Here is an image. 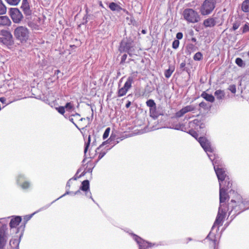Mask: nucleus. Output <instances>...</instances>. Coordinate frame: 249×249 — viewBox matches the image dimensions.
<instances>
[{"instance_id": "nucleus-1", "label": "nucleus", "mask_w": 249, "mask_h": 249, "mask_svg": "<svg viewBox=\"0 0 249 249\" xmlns=\"http://www.w3.org/2000/svg\"><path fill=\"white\" fill-rule=\"evenodd\" d=\"M231 192L233 194H235V196L228 204V219H230V221L225 224V227H228L237 215L249 209V199L243 198L232 189L230 190V193H231Z\"/></svg>"}, {"instance_id": "nucleus-2", "label": "nucleus", "mask_w": 249, "mask_h": 249, "mask_svg": "<svg viewBox=\"0 0 249 249\" xmlns=\"http://www.w3.org/2000/svg\"><path fill=\"white\" fill-rule=\"evenodd\" d=\"M198 142L212 161L214 169H216V167L222 168V167L225 166L221 158L215 154L214 149L212 147L211 142L205 137L201 136L198 139Z\"/></svg>"}, {"instance_id": "nucleus-3", "label": "nucleus", "mask_w": 249, "mask_h": 249, "mask_svg": "<svg viewBox=\"0 0 249 249\" xmlns=\"http://www.w3.org/2000/svg\"><path fill=\"white\" fill-rule=\"evenodd\" d=\"M15 38L21 43L27 42L30 36L29 30L25 26H18L14 30Z\"/></svg>"}, {"instance_id": "nucleus-4", "label": "nucleus", "mask_w": 249, "mask_h": 249, "mask_svg": "<svg viewBox=\"0 0 249 249\" xmlns=\"http://www.w3.org/2000/svg\"><path fill=\"white\" fill-rule=\"evenodd\" d=\"M232 183L228 182L227 185L219 186V207L221 208L228 209V205L225 204L227 199L230 198V196L227 193L228 190L231 187Z\"/></svg>"}, {"instance_id": "nucleus-5", "label": "nucleus", "mask_w": 249, "mask_h": 249, "mask_svg": "<svg viewBox=\"0 0 249 249\" xmlns=\"http://www.w3.org/2000/svg\"><path fill=\"white\" fill-rule=\"evenodd\" d=\"M0 42L5 45L9 49L13 48L14 45V39L11 33L7 30L0 31Z\"/></svg>"}, {"instance_id": "nucleus-6", "label": "nucleus", "mask_w": 249, "mask_h": 249, "mask_svg": "<svg viewBox=\"0 0 249 249\" xmlns=\"http://www.w3.org/2000/svg\"><path fill=\"white\" fill-rule=\"evenodd\" d=\"M182 15L184 19L189 23H195L200 20V16L197 12L192 8L184 9Z\"/></svg>"}, {"instance_id": "nucleus-7", "label": "nucleus", "mask_w": 249, "mask_h": 249, "mask_svg": "<svg viewBox=\"0 0 249 249\" xmlns=\"http://www.w3.org/2000/svg\"><path fill=\"white\" fill-rule=\"evenodd\" d=\"M216 4V0H205L200 7V12L202 16H208L211 14L214 9Z\"/></svg>"}, {"instance_id": "nucleus-8", "label": "nucleus", "mask_w": 249, "mask_h": 249, "mask_svg": "<svg viewBox=\"0 0 249 249\" xmlns=\"http://www.w3.org/2000/svg\"><path fill=\"white\" fill-rule=\"evenodd\" d=\"M16 181L18 186L23 190H27L32 187L29 178L23 173H19L16 177Z\"/></svg>"}, {"instance_id": "nucleus-9", "label": "nucleus", "mask_w": 249, "mask_h": 249, "mask_svg": "<svg viewBox=\"0 0 249 249\" xmlns=\"http://www.w3.org/2000/svg\"><path fill=\"white\" fill-rule=\"evenodd\" d=\"M134 40L131 37L124 38L120 43L119 51L120 53L128 52L131 50H135Z\"/></svg>"}, {"instance_id": "nucleus-10", "label": "nucleus", "mask_w": 249, "mask_h": 249, "mask_svg": "<svg viewBox=\"0 0 249 249\" xmlns=\"http://www.w3.org/2000/svg\"><path fill=\"white\" fill-rule=\"evenodd\" d=\"M214 170L218 180L219 186H223L224 182L225 183L231 182L229 177L226 174L225 166L222 167V168L216 167V169Z\"/></svg>"}, {"instance_id": "nucleus-11", "label": "nucleus", "mask_w": 249, "mask_h": 249, "mask_svg": "<svg viewBox=\"0 0 249 249\" xmlns=\"http://www.w3.org/2000/svg\"><path fill=\"white\" fill-rule=\"evenodd\" d=\"M8 14L13 22L16 24L21 22L23 18L21 12L18 8H10L8 9Z\"/></svg>"}, {"instance_id": "nucleus-12", "label": "nucleus", "mask_w": 249, "mask_h": 249, "mask_svg": "<svg viewBox=\"0 0 249 249\" xmlns=\"http://www.w3.org/2000/svg\"><path fill=\"white\" fill-rule=\"evenodd\" d=\"M228 211V209L225 208H218L217 214L216 215L215 220L213 223V226L212 227L211 230H213L214 228L217 226V230H219V227L222 225L223 220L226 216L227 212Z\"/></svg>"}, {"instance_id": "nucleus-13", "label": "nucleus", "mask_w": 249, "mask_h": 249, "mask_svg": "<svg viewBox=\"0 0 249 249\" xmlns=\"http://www.w3.org/2000/svg\"><path fill=\"white\" fill-rule=\"evenodd\" d=\"M127 232L132 237L133 239L137 243L139 247L142 249H146L151 248L152 243L144 240L138 235L132 232L127 231Z\"/></svg>"}, {"instance_id": "nucleus-14", "label": "nucleus", "mask_w": 249, "mask_h": 249, "mask_svg": "<svg viewBox=\"0 0 249 249\" xmlns=\"http://www.w3.org/2000/svg\"><path fill=\"white\" fill-rule=\"evenodd\" d=\"M133 82V78L132 76H129L124 86L118 89L117 94L118 97H122L125 95L128 90L131 88L132 84Z\"/></svg>"}, {"instance_id": "nucleus-15", "label": "nucleus", "mask_w": 249, "mask_h": 249, "mask_svg": "<svg viewBox=\"0 0 249 249\" xmlns=\"http://www.w3.org/2000/svg\"><path fill=\"white\" fill-rule=\"evenodd\" d=\"M6 226L2 225L0 227V249H3L7 242Z\"/></svg>"}, {"instance_id": "nucleus-16", "label": "nucleus", "mask_w": 249, "mask_h": 249, "mask_svg": "<svg viewBox=\"0 0 249 249\" xmlns=\"http://www.w3.org/2000/svg\"><path fill=\"white\" fill-rule=\"evenodd\" d=\"M20 9L26 17H30L32 14L31 6L28 0H22Z\"/></svg>"}, {"instance_id": "nucleus-17", "label": "nucleus", "mask_w": 249, "mask_h": 249, "mask_svg": "<svg viewBox=\"0 0 249 249\" xmlns=\"http://www.w3.org/2000/svg\"><path fill=\"white\" fill-rule=\"evenodd\" d=\"M195 109V107L194 106L191 105L187 106L177 111L175 114V116L177 118H180L183 116L185 113L194 111Z\"/></svg>"}, {"instance_id": "nucleus-18", "label": "nucleus", "mask_w": 249, "mask_h": 249, "mask_svg": "<svg viewBox=\"0 0 249 249\" xmlns=\"http://www.w3.org/2000/svg\"><path fill=\"white\" fill-rule=\"evenodd\" d=\"M11 217V219L9 223V227L11 229L17 227L21 222L22 217L19 215H13L9 218Z\"/></svg>"}, {"instance_id": "nucleus-19", "label": "nucleus", "mask_w": 249, "mask_h": 249, "mask_svg": "<svg viewBox=\"0 0 249 249\" xmlns=\"http://www.w3.org/2000/svg\"><path fill=\"white\" fill-rule=\"evenodd\" d=\"M36 213V212H35L31 214L26 215L23 217V221L22 224L20 225V227H18L17 229V232L19 231L20 230H21V232H23L25 225L27 222L29 221L31 218L33 217V216Z\"/></svg>"}, {"instance_id": "nucleus-20", "label": "nucleus", "mask_w": 249, "mask_h": 249, "mask_svg": "<svg viewBox=\"0 0 249 249\" xmlns=\"http://www.w3.org/2000/svg\"><path fill=\"white\" fill-rule=\"evenodd\" d=\"M22 232H21L19 238H12L10 240L9 245L11 246L12 249L15 248L16 249H19V245L20 242L21 237L23 235Z\"/></svg>"}, {"instance_id": "nucleus-21", "label": "nucleus", "mask_w": 249, "mask_h": 249, "mask_svg": "<svg viewBox=\"0 0 249 249\" xmlns=\"http://www.w3.org/2000/svg\"><path fill=\"white\" fill-rule=\"evenodd\" d=\"M150 115L154 119H156L160 115H163V114L157 108V106L149 109Z\"/></svg>"}, {"instance_id": "nucleus-22", "label": "nucleus", "mask_w": 249, "mask_h": 249, "mask_svg": "<svg viewBox=\"0 0 249 249\" xmlns=\"http://www.w3.org/2000/svg\"><path fill=\"white\" fill-rule=\"evenodd\" d=\"M12 22L9 17L7 16H0V26H10Z\"/></svg>"}, {"instance_id": "nucleus-23", "label": "nucleus", "mask_w": 249, "mask_h": 249, "mask_svg": "<svg viewBox=\"0 0 249 249\" xmlns=\"http://www.w3.org/2000/svg\"><path fill=\"white\" fill-rule=\"evenodd\" d=\"M193 123L196 126H198V128L202 131V133H205L206 132L205 130L206 125L205 123L197 119H195L193 121Z\"/></svg>"}, {"instance_id": "nucleus-24", "label": "nucleus", "mask_w": 249, "mask_h": 249, "mask_svg": "<svg viewBox=\"0 0 249 249\" xmlns=\"http://www.w3.org/2000/svg\"><path fill=\"white\" fill-rule=\"evenodd\" d=\"M203 25L206 28H212L216 25L214 23V19L211 17L204 20Z\"/></svg>"}, {"instance_id": "nucleus-25", "label": "nucleus", "mask_w": 249, "mask_h": 249, "mask_svg": "<svg viewBox=\"0 0 249 249\" xmlns=\"http://www.w3.org/2000/svg\"><path fill=\"white\" fill-rule=\"evenodd\" d=\"M89 181L88 179L83 180L80 187V190L85 192L89 191Z\"/></svg>"}, {"instance_id": "nucleus-26", "label": "nucleus", "mask_w": 249, "mask_h": 249, "mask_svg": "<svg viewBox=\"0 0 249 249\" xmlns=\"http://www.w3.org/2000/svg\"><path fill=\"white\" fill-rule=\"evenodd\" d=\"M201 96L207 101L210 102L211 103H213L215 100L214 96H213L212 94L208 93L206 91L202 92L201 94Z\"/></svg>"}, {"instance_id": "nucleus-27", "label": "nucleus", "mask_w": 249, "mask_h": 249, "mask_svg": "<svg viewBox=\"0 0 249 249\" xmlns=\"http://www.w3.org/2000/svg\"><path fill=\"white\" fill-rule=\"evenodd\" d=\"M66 189V191L65 192V194H64L63 195L61 196L60 197H59L58 198H56V199H55L54 200H53V202H52L50 204H48L46 205H45V206L43 207L42 208H40L39 211H41V210H45V209H47V208H48L49 207H50L51 206V205L54 202H55L56 201L58 200V199H59L60 198L65 196L66 195H70V194H71V191H70V189H69V188L68 189Z\"/></svg>"}, {"instance_id": "nucleus-28", "label": "nucleus", "mask_w": 249, "mask_h": 249, "mask_svg": "<svg viewBox=\"0 0 249 249\" xmlns=\"http://www.w3.org/2000/svg\"><path fill=\"white\" fill-rule=\"evenodd\" d=\"M90 142H91V136H90V135H89L88 136V142L85 143V146H84V158L82 160V163H84L87 158V151L89 148V146L90 145Z\"/></svg>"}, {"instance_id": "nucleus-29", "label": "nucleus", "mask_w": 249, "mask_h": 249, "mask_svg": "<svg viewBox=\"0 0 249 249\" xmlns=\"http://www.w3.org/2000/svg\"><path fill=\"white\" fill-rule=\"evenodd\" d=\"M169 128L183 132H187V128L185 126V124L182 123H178L174 124L172 126H170Z\"/></svg>"}, {"instance_id": "nucleus-30", "label": "nucleus", "mask_w": 249, "mask_h": 249, "mask_svg": "<svg viewBox=\"0 0 249 249\" xmlns=\"http://www.w3.org/2000/svg\"><path fill=\"white\" fill-rule=\"evenodd\" d=\"M84 166H86L85 170L88 173H92L93 168L95 167V163H93V162L90 160L88 161L87 163L83 165Z\"/></svg>"}, {"instance_id": "nucleus-31", "label": "nucleus", "mask_w": 249, "mask_h": 249, "mask_svg": "<svg viewBox=\"0 0 249 249\" xmlns=\"http://www.w3.org/2000/svg\"><path fill=\"white\" fill-rule=\"evenodd\" d=\"M110 9L113 11L120 12L122 8L115 2H111L108 6Z\"/></svg>"}, {"instance_id": "nucleus-32", "label": "nucleus", "mask_w": 249, "mask_h": 249, "mask_svg": "<svg viewBox=\"0 0 249 249\" xmlns=\"http://www.w3.org/2000/svg\"><path fill=\"white\" fill-rule=\"evenodd\" d=\"M241 8L244 13L249 12V0H244L241 4Z\"/></svg>"}, {"instance_id": "nucleus-33", "label": "nucleus", "mask_w": 249, "mask_h": 249, "mask_svg": "<svg viewBox=\"0 0 249 249\" xmlns=\"http://www.w3.org/2000/svg\"><path fill=\"white\" fill-rule=\"evenodd\" d=\"M214 95L217 99L220 100L224 99L225 93L224 90L221 89H218L215 91Z\"/></svg>"}, {"instance_id": "nucleus-34", "label": "nucleus", "mask_w": 249, "mask_h": 249, "mask_svg": "<svg viewBox=\"0 0 249 249\" xmlns=\"http://www.w3.org/2000/svg\"><path fill=\"white\" fill-rule=\"evenodd\" d=\"M175 71V66L174 65H169L168 69L164 71V76L166 78H169L171 76L172 73Z\"/></svg>"}, {"instance_id": "nucleus-35", "label": "nucleus", "mask_w": 249, "mask_h": 249, "mask_svg": "<svg viewBox=\"0 0 249 249\" xmlns=\"http://www.w3.org/2000/svg\"><path fill=\"white\" fill-rule=\"evenodd\" d=\"M65 109L68 112H71L75 109L74 105L72 102H67L64 106Z\"/></svg>"}, {"instance_id": "nucleus-36", "label": "nucleus", "mask_w": 249, "mask_h": 249, "mask_svg": "<svg viewBox=\"0 0 249 249\" xmlns=\"http://www.w3.org/2000/svg\"><path fill=\"white\" fill-rule=\"evenodd\" d=\"M7 8L2 0H0V15H3L6 13Z\"/></svg>"}, {"instance_id": "nucleus-37", "label": "nucleus", "mask_w": 249, "mask_h": 249, "mask_svg": "<svg viewBox=\"0 0 249 249\" xmlns=\"http://www.w3.org/2000/svg\"><path fill=\"white\" fill-rule=\"evenodd\" d=\"M186 132L188 134L191 135L194 138H195L198 142V139L200 137H199V138L198 137V135L196 131H195L194 130H193L192 129H189L188 131L187 130Z\"/></svg>"}, {"instance_id": "nucleus-38", "label": "nucleus", "mask_w": 249, "mask_h": 249, "mask_svg": "<svg viewBox=\"0 0 249 249\" xmlns=\"http://www.w3.org/2000/svg\"><path fill=\"white\" fill-rule=\"evenodd\" d=\"M203 54L200 52H197L193 56L195 61H200L203 59Z\"/></svg>"}, {"instance_id": "nucleus-39", "label": "nucleus", "mask_w": 249, "mask_h": 249, "mask_svg": "<svg viewBox=\"0 0 249 249\" xmlns=\"http://www.w3.org/2000/svg\"><path fill=\"white\" fill-rule=\"evenodd\" d=\"M179 69L182 71H186L188 73H189L190 70L188 68L186 67V63L185 61L180 63Z\"/></svg>"}, {"instance_id": "nucleus-40", "label": "nucleus", "mask_w": 249, "mask_h": 249, "mask_svg": "<svg viewBox=\"0 0 249 249\" xmlns=\"http://www.w3.org/2000/svg\"><path fill=\"white\" fill-rule=\"evenodd\" d=\"M146 105L149 107V109L156 106V104L154 100L151 99L147 100L146 102Z\"/></svg>"}, {"instance_id": "nucleus-41", "label": "nucleus", "mask_w": 249, "mask_h": 249, "mask_svg": "<svg viewBox=\"0 0 249 249\" xmlns=\"http://www.w3.org/2000/svg\"><path fill=\"white\" fill-rule=\"evenodd\" d=\"M235 63L240 67H244L245 65V64L244 62V61L242 60V58L240 57H237L235 59Z\"/></svg>"}, {"instance_id": "nucleus-42", "label": "nucleus", "mask_w": 249, "mask_h": 249, "mask_svg": "<svg viewBox=\"0 0 249 249\" xmlns=\"http://www.w3.org/2000/svg\"><path fill=\"white\" fill-rule=\"evenodd\" d=\"M242 34H245L249 32V23L246 22L244 26L241 28Z\"/></svg>"}, {"instance_id": "nucleus-43", "label": "nucleus", "mask_w": 249, "mask_h": 249, "mask_svg": "<svg viewBox=\"0 0 249 249\" xmlns=\"http://www.w3.org/2000/svg\"><path fill=\"white\" fill-rule=\"evenodd\" d=\"M9 4L16 6L18 4L21 0H5Z\"/></svg>"}, {"instance_id": "nucleus-44", "label": "nucleus", "mask_w": 249, "mask_h": 249, "mask_svg": "<svg viewBox=\"0 0 249 249\" xmlns=\"http://www.w3.org/2000/svg\"><path fill=\"white\" fill-rule=\"evenodd\" d=\"M55 109L60 114L64 115L65 112L64 106H59L58 107H55Z\"/></svg>"}, {"instance_id": "nucleus-45", "label": "nucleus", "mask_w": 249, "mask_h": 249, "mask_svg": "<svg viewBox=\"0 0 249 249\" xmlns=\"http://www.w3.org/2000/svg\"><path fill=\"white\" fill-rule=\"evenodd\" d=\"M110 131V127H107L105 131H104V133L103 135V140L106 139L109 136V133Z\"/></svg>"}, {"instance_id": "nucleus-46", "label": "nucleus", "mask_w": 249, "mask_h": 249, "mask_svg": "<svg viewBox=\"0 0 249 249\" xmlns=\"http://www.w3.org/2000/svg\"><path fill=\"white\" fill-rule=\"evenodd\" d=\"M228 89L232 93L235 94L236 92V87L235 85H231L229 86Z\"/></svg>"}, {"instance_id": "nucleus-47", "label": "nucleus", "mask_w": 249, "mask_h": 249, "mask_svg": "<svg viewBox=\"0 0 249 249\" xmlns=\"http://www.w3.org/2000/svg\"><path fill=\"white\" fill-rule=\"evenodd\" d=\"M77 179V178H76L75 176H74L72 178H71L70 179H69V180L67 181L66 185V189L69 188V189H70L71 180H76Z\"/></svg>"}, {"instance_id": "nucleus-48", "label": "nucleus", "mask_w": 249, "mask_h": 249, "mask_svg": "<svg viewBox=\"0 0 249 249\" xmlns=\"http://www.w3.org/2000/svg\"><path fill=\"white\" fill-rule=\"evenodd\" d=\"M110 143V141H109V139L103 142H102V143L101 144H100V146L96 149L95 152H98V151L101 148V147L102 146H103L107 144H109Z\"/></svg>"}, {"instance_id": "nucleus-49", "label": "nucleus", "mask_w": 249, "mask_h": 249, "mask_svg": "<svg viewBox=\"0 0 249 249\" xmlns=\"http://www.w3.org/2000/svg\"><path fill=\"white\" fill-rule=\"evenodd\" d=\"M111 148H107L106 151H102L99 153L98 159L99 160H101L102 158L104 157V156L106 154L107 151L110 150Z\"/></svg>"}, {"instance_id": "nucleus-50", "label": "nucleus", "mask_w": 249, "mask_h": 249, "mask_svg": "<svg viewBox=\"0 0 249 249\" xmlns=\"http://www.w3.org/2000/svg\"><path fill=\"white\" fill-rule=\"evenodd\" d=\"M90 16V15L86 14L83 18V21L81 23V25H86L88 21V19H89Z\"/></svg>"}, {"instance_id": "nucleus-51", "label": "nucleus", "mask_w": 249, "mask_h": 249, "mask_svg": "<svg viewBox=\"0 0 249 249\" xmlns=\"http://www.w3.org/2000/svg\"><path fill=\"white\" fill-rule=\"evenodd\" d=\"M179 45V40L175 39L172 42V48L174 49H177L178 48Z\"/></svg>"}, {"instance_id": "nucleus-52", "label": "nucleus", "mask_w": 249, "mask_h": 249, "mask_svg": "<svg viewBox=\"0 0 249 249\" xmlns=\"http://www.w3.org/2000/svg\"><path fill=\"white\" fill-rule=\"evenodd\" d=\"M240 26V21H235L232 24V29L233 31L237 30Z\"/></svg>"}, {"instance_id": "nucleus-53", "label": "nucleus", "mask_w": 249, "mask_h": 249, "mask_svg": "<svg viewBox=\"0 0 249 249\" xmlns=\"http://www.w3.org/2000/svg\"><path fill=\"white\" fill-rule=\"evenodd\" d=\"M127 55L126 53L124 54L121 57V60L120 64L121 65L124 64L125 63V61L127 58Z\"/></svg>"}, {"instance_id": "nucleus-54", "label": "nucleus", "mask_w": 249, "mask_h": 249, "mask_svg": "<svg viewBox=\"0 0 249 249\" xmlns=\"http://www.w3.org/2000/svg\"><path fill=\"white\" fill-rule=\"evenodd\" d=\"M188 48L190 50H191L192 51H195L197 48L196 47L195 45L193 44H189L187 46Z\"/></svg>"}, {"instance_id": "nucleus-55", "label": "nucleus", "mask_w": 249, "mask_h": 249, "mask_svg": "<svg viewBox=\"0 0 249 249\" xmlns=\"http://www.w3.org/2000/svg\"><path fill=\"white\" fill-rule=\"evenodd\" d=\"M183 34L181 32H178L177 33V34H176V38L177 39L176 40H180V39H181L182 38H183Z\"/></svg>"}, {"instance_id": "nucleus-56", "label": "nucleus", "mask_w": 249, "mask_h": 249, "mask_svg": "<svg viewBox=\"0 0 249 249\" xmlns=\"http://www.w3.org/2000/svg\"><path fill=\"white\" fill-rule=\"evenodd\" d=\"M43 101L47 104H48L50 105L51 107H53V105H54V102H50L49 100L48 99H43Z\"/></svg>"}, {"instance_id": "nucleus-57", "label": "nucleus", "mask_w": 249, "mask_h": 249, "mask_svg": "<svg viewBox=\"0 0 249 249\" xmlns=\"http://www.w3.org/2000/svg\"><path fill=\"white\" fill-rule=\"evenodd\" d=\"M85 195L86 196H87V197H89V198H90L94 203H95V200H94V199L93 198L92 196H91V192L89 191L88 192H85Z\"/></svg>"}, {"instance_id": "nucleus-58", "label": "nucleus", "mask_w": 249, "mask_h": 249, "mask_svg": "<svg viewBox=\"0 0 249 249\" xmlns=\"http://www.w3.org/2000/svg\"><path fill=\"white\" fill-rule=\"evenodd\" d=\"M207 103L203 101L201 102L199 104V107H202L204 109H206L207 108Z\"/></svg>"}, {"instance_id": "nucleus-59", "label": "nucleus", "mask_w": 249, "mask_h": 249, "mask_svg": "<svg viewBox=\"0 0 249 249\" xmlns=\"http://www.w3.org/2000/svg\"><path fill=\"white\" fill-rule=\"evenodd\" d=\"M211 18H213L214 19V23L216 25V24L219 23V21H218V18L214 14H213Z\"/></svg>"}, {"instance_id": "nucleus-60", "label": "nucleus", "mask_w": 249, "mask_h": 249, "mask_svg": "<svg viewBox=\"0 0 249 249\" xmlns=\"http://www.w3.org/2000/svg\"><path fill=\"white\" fill-rule=\"evenodd\" d=\"M6 99L4 97H0V102L2 104H6V105H8L9 103H6Z\"/></svg>"}, {"instance_id": "nucleus-61", "label": "nucleus", "mask_w": 249, "mask_h": 249, "mask_svg": "<svg viewBox=\"0 0 249 249\" xmlns=\"http://www.w3.org/2000/svg\"><path fill=\"white\" fill-rule=\"evenodd\" d=\"M108 139L109 141H114L116 139V135L112 133Z\"/></svg>"}, {"instance_id": "nucleus-62", "label": "nucleus", "mask_w": 249, "mask_h": 249, "mask_svg": "<svg viewBox=\"0 0 249 249\" xmlns=\"http://www.w3.org/2000/svg\"><path fill=\"white\" fill-rule=\"evenodd\" d=\"M60 73H61V72L59 70H56L54 71V76L56 75V79H58L59 78V76H58V74Z\"/></svg>"}, {"instance_id": "nucleus-63", "label": "nucleus", "mask_w": 249, "mask_h": 249, "mask_svg": "<svg viewBox=\"0 0 249 249\" xmlns=\"http://www.w3.org/2000/svg\"><path fill=\"white\" fill-rule=\"evenodd\" d=\"M131 101L128 100L125 106V107L127 108H129L131 105Z\"/></svg>"}, {"instance_id": "nucleus-64", "label": "nucleus", "mask_w": 249, "mask_h": 249, "mask_svg": "<svg viewBox=\"0 0 249 249\" xmlns=\"http://www.w3.org/2000/svg\"><path fill=\"white\" fill-rule=\"evenodd\" d=\"M133 95L132 94H129L127 96V97L126 98H124V99L127 98L128 100L132 101H133Z\"/></svg>"}]
</instances>
